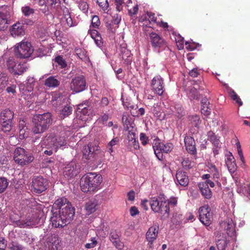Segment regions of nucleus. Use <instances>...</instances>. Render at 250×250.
<instances>
[{"mask_svg":"<svg viewBox=\"0 0 250 250\" xmlns=\"http://www.w3.org/2000/svg\"><path fill=\"white\" fill-rule=\"evenodd\" d=\"M103 181L101 175L96 173H87L81 178L80 187L83 192H92L97 190Z\"/></svg>","mask_w":250,"mask_h":250,"instance_id":"obj_1","label":"nucleus"},{"mask_svg":"<svg viewBox=\"0 0 250 250\" xmlns=\"http://www.w3.org/2000/svg\"><path fill=\"white\" fill-rule=\"evenodd\" d=\"M52 115L49 112L34 116L32 122V131L35 134H40L45 131L51 125Z\"/></svg>","mask_w":250,"mask_h":250,"instance_id":"obj_2","label":"nucleus"},{"mask_svg":"<svg viewBox=\"0 0 250 250\" xmlns=\"http://www.w3.org/2000/svg\"><path fill=\"white\" fill-rule=\"evenodd\" d=\"M68 131H62L59 135L56 136L51 133L48 134L43 141L42 144L45 146L52 147L54 151L56 152L59 148L66 144V138L70 135Z\"/></svg>","mask_w":250,"mask_h":250,"instance_id":"obj_3","label":"nucleus"},{"mask_svg":"<svg viewBox=\"0 0 250 250\" xmlns=\"http://www.w3.org/2000/svg\"><path fill=\"white\" fill-rule=\"evenodd\" d=\"M151 209L155 212L161 214L164 217L169 216V208L166 201L160 200L157 197L151 198L149 203Z\"/></svg>","mask_w":250,"mask_h":250,"instance_id":"obj_4","label":"nucleus"},{"mask_svg":"<svg viewBox=\"0 0 250 250\" xmlns=\"http://www.w3.org/2000/svg\"><path fill=\"white\" fill-rule=\"evenodd\" d=\"M6 66L9 71L14 75H21L28 69L25 63H17L13 57H10L7 59Z\"/></svg>","mask_w":250,"mask_h":250,"instance_id":"obj_5","label":"nucleus"},{"mask_svg":"<svg viewBox=\"0 0 250 250\" xmlns=\"http://www.w3.org/2000/svg\"><path fill=\"white\" fill-rule=\"evenodd\" d=\"M153 148L157 158L161 160L163 157L162 153H167L173 149V145L172 143L164 144L159 139H154L153 142Z\"/></svg>","mask_w":250,"mask_h":250,"instance_id":"obj_6","label":"nucleus"},{"mask_svg":"<svg viewBox=\"0 0 250 250\" xmlns=\"http://www.w3.org/2000/svg\"><path fill=\"white\" fill-rule=\"evenodd\" d=\"M34 157L31 155L26 153L25 150L21 147H17L14 152V160L15 162L21 166H24L31 163Z\"/></svg>","mask_w":250,"mask_h":250,"instance_id":"obj_7","label":"nucleus"},{"mask_svg":"<svg viewBox=\"0 0 250 250\" xmlns=\"http://www.w3.org/2000/svg\"><path fill=\"white\" fill-rule=\"evenodd\" d=\"M14 113L9 109H5L0 114V123L2 126V130L4 132H9L12 128V120Z\"/></svg>","mask_w":250,"mask_h":250,"instance_id":"obj_8","label":"nucleus"},{"mask_svg":"<svg viewBox=\"0 0 250 250\" xmlns=\"http://www.w3.org/2000/svg\"><path fill=\"white\" fill-rule=\"evenodd\" d=\"M149 36L150 44L155 51L160 52V50L167 46L166 41L160 35L152 32Z\"/></svg>","mask_w":250,"mask_h":250,"instance_id":"obj_9","label":"nucleus"},{"mask_svg":"<svg viewBox=\"0 0 250 250\" xmlns=\"http://www.w3.org/2000/svg\"><path fill=\"white\" fill-rule=\"evenodd\" d=\"M47 180L42 176H35L32 179L31 188L32 190L36 193H41L48 188Z\"/></svg>","mask_w":250,"mask_h":250,"instance_id":"obj_10","label":"nucleus"},{"mask_svg":"<svg viewBox=\"0 0 250 250\" xmlns=\"http://www.w3.org/2000/svg\"><path fill=\"white\" fill-rule=\"evenodd\" d=\"M33 49L30 43L21 42L16 48L15 55L18 58H27L30 56Z\"/></svg>","mask_w":250,"mask_h":250,"instance_id":"obj_11","label":"nucleus"},{"mask_svg":"<svg viewBox=\"0 0 250 250\" xmlns=\"http://www.w3.org/2000/svg\"><path fill=\"white\" fill-rule=\"evenodd\" d=\"M81 170L80 165L75 161H72L67 164L63 169V175L66 179H71L76 176Z\"/></svg>","mask_w":250,"mask_h":250,"instance_id":"obj_12","label":"nucleus"},{"mask_svg":"<svg viewBox=\"0 0 250 250\" xmlns=\"http://www.w3.org/2000/svg\"><path fill=\"white\" fill-rule=\"evenodd\" d=\"M199 220L205 226H209L213 220L212 213L208 205L201 207L199 209Z\"/></svg>","mask_w":250,"mask_h":250,"instance_id":"obj_13","label":"nucleus"},{"mask_svg":"<svg viewBox=\"0 0 250 250\" xmlns=\"http://www.w3.org/2000/svg\"><path fill=\"white\" fill-rule=\"evenodd\" d=\"M70 89L76 93L83 91L86 87V82L84 77L78 75L73 78L70 84Z\"/></svg>","mask_w":250,"mask_h":250,"instance_id":"obj_14","label":"nucleus"},{"mask_svg":"<svg viewBox=\"0 0 250 250\" xmlns=\"http://www.w3.org/2000/svg\"><path fill=\"white\" fill-rule=\"evenodd\" d=\"M83 158L90 160L96 157L100 152L99 146L96 143H90L83 146Z\"/></svg>","mask_w":250,"mask_h":250,"instance_id":"obj_15","label":"nucleus"},{"mask_svg":"<svg viewBox=\"0 0 250 250\" xmlns=\"http://www.w3.org/2000/svg\"><path fill=\"white\" fill-rule=\"evenodd\" d=\"M151 90L156 94L161 96L165 91L164 82L162 78L157 75L154 77L151 83Z\"/></svg>","mask_w":250,"mask_h":250,"instance_id":"obj_16","label":"nucleus"},{"mask_svg":"<svg viewBox=\"0 0 250 250\" xmlns=\"http://www.w3.org/2000/svg\"><path fill=\"white\" fill-rule=\"evenodd\" d=\"M193 86L187 88V93L189 99H197L199 98L198 90L204 89L205 84L202 81H194Z\"/></svg>","mask_w":250,"mask_h":250,"instance_id":"obj_17","label":"nucleus"},{"mask_svg":"<svg viewBox=\"0 0 250 250\" xmlns=\"http://www.w3.org/2000/svg\"><path fill=\"white\" fill-rule=\"evenodd\" d=\"M59 212L62 214L63 219L68 224L73 219L75 209L72 207L71 203H67L66 206L59 210Z\"/></svg>","mask_w":250,"mask_h":250,"instance_id":"obj_18","label":"nucleus"},{"mask_svg":"<svg viewBox=\"0 0 250 250\" xmlns=\"http://www.w3.org/2000/svg\"><path fill=\"white\" fill-rule=\"evenodd\" d=\"M159 227L155 226L149 228L146 233V239L148 242V245L149 248H152L153 243L158 236Z\"/></svg>","mask_w":250,"mask_h":250,"instance_id":"obj_19","label":"nucleus"},{"mask_svg":"<svg viewBox=\"0 0 250 250\" xmlns=\"http://www.w3.org/2000/svg\"><path fill=\"white\" fill-rule=\"evenodd\" d=\"M184 142L187 151L191 155H196L197 150L194 138L189 136H186Z\"/></svg>","mask_w":250,"mask_h":250,"instance_id":"obj_20","label":"nucleus"},{"mask_svg":"<svg viewBox=\"0 0 250 250\" xmlns=\"http://www.w3.org/2000/svg\"><path fill=\"white\" fill-rule=\"evenodd\" d=\"M62 214L60 212H54L52 216L51 217V221L52 223V226L56 228H62L66 226L67 224L64 220L63 219Z\"/></svg>","mask_w":250,"mask_h":250,"instance_id":"obj_21","label":"nucleus"},{"mask_svg":"<svg viewBox=\"0 0 250 250\" xmlns=\"http://www.w3.org/2000/svg\"><path fill=\"white\" fill-rule=\"evenodd\" d=\"M176 178L178 183L182 187H187L189 183L188 176L186 172L178 170L176 174Z\"/></svg>","mask_w":250,"mask_h":250,"instance_id":"obj_22","label":"nucleus"},{"mask_svg":"<svg viewBox=\"0 0 250 250\" xmlns=\"http://www.w3.org/2000/svg\"><path fill=\"white\" fill-rule=\"evenodd\" d=\"M11 35L13 37L22 36L24 35V28L23 25L18 22L13 25L10 29Z\"/></svg>","mask_w":250,"mask_h":250,"instance_id":"obj_23","label":"nucleus"},{"mask_svg":"<svg viewBox=\"0 0 250 250\" xmlns=\"http://www.w3.org/2000/svg\"><path fill=\"white\" fill-rule=\"evenodd\" d=\"M208 172L210 173L211 178L216 183L217 185L219 187L221 184L219 182V179L220 177V173L218 168L213 164H210L208 166Z\"/></svg>","mask_w":250,"mask_h":250,"instance_id":"obj_24","label":"nucleus"},{"mask_svg":"<svg viewBox=\"0 0 250 250\" xmlns=\"http://www.w3.org/2000/svg\"><path fill=\"white\" fill-rule=\"evenodd\" d=\"M198 188L202 196L207 199H209L212 197V191L206 183L203 182L198 184Z\"/></svg>","mask_w":250,"mask_h":250,"instance_id":"obj_25","label":"nucleus"},{"mask_svg":"<svg viewBox=\"0 0 250 250\" xmlns=\"http://www.w3.org/2000/svg\"><path fill=\"white\" fill-rule=\"evenodd\" d=\"M226 156L227 158L225 160V163L229 170L230 172H234L236 169L237 166L233 156L231 153L229 152V154Z\"/></svg>","mask_w":250,"mask_h":250,"instance_id":"obj_26","label":"nucleus"},{"mask_svg":"<svg viewBox=\"0 0 250 250\" xmlns=\"http://www.w3.org/2000/svg\"><path fill=\"white\" fill-rule=\"evenodd\" d=\"M188 125L189 127L199 128V125L201 123V120L199 115L196 114L189 115L188 117Z\"/></svg>","mask_w":250,"mask_h":250,"instance_id":"obj_27","label":"nucleus"},{"mask_svg":"<svg viewBox=\"0 0 250 250\" xmlns=\"http://www.w3.org/2000/svg\"><path fill=\"white\" fill-rule=\"evenodd\" d=\"M98 201L92 199L88 201L85 204V209L88 214L94 212L98 208Z\"/></svg>","mask_w":250,"mask_h":250,"instance_id":"obj_28","label":"nucleus"},{"mask_svg":"<svg viewBox=\"0 0 250 250\" xmlns=\"http://www.w3.org/2000/svg\"><path fill=\"white\" fill-rule=\"evenodd\" d=\"M88 34H90L91 38L94 40L97 46L100 47L103 45L102 37L97 30L95 29H90L88 31Z\"/></svg>","mask_w":250,"mask_h":250,"instance_id":"obj_29","label":"nucleus"},{"mask_svg":"<svg viewBox=\"0 0 250 250\" xmlns=\"http://www.w3.org/2000/svg\"><path fill=\"white\" fill-rule=\"evenodd\" d=\"M60 83V81L55 76H50L44 81V85L49 88L57 87Z\"/></svg>","mask_w":250,"mask_h":250,"instance_id":"obj_30","label":"nucleus"},{"mask_svg":"<svg viewBox=\"0 0 250 250\" xmlns=\"http://www.w3.org/2000/svg\"><path fill=\"white\" fill-rule=\"evenodd\" d=\"M110 240L116 248L119 250L123 249L124 245L120 241L118 234L115 232H111L110 234Z\"/></svg>","mask_w":250,"mask_h":250,"instance_id":"obj_31","label":"nucleus"},{"mask_svg":"<svg viewBox=\"0 0 250 250\" xmlns=\"http://www.w3.org/2000/svg\"><path fill=\"white\" fill-rule=\"evenodd\" d=\"M201 112L204 115H208L210 114L211 107L208 100L206 98H203L201 100Z\"/></svg>","mask_w":250,"mask_h":250,"instance_id":"obj_32","label":"nucleus"},{"mask_svg":"<svg viewBox=\"0 0 250 250\" xmlns=\"http://www.w3.org/2000/svg\"><path fill=\"white\" fill-rule=\"evenodd\" d=\"M74 51L81 60L86 62L89 60L86 52L84 49L76 47L75 48Z\"/></svg>","mask_w":250,"mask_h":250,"instance_id":"obj_33","label":"nucleus"},{"mask_svg":"<svg viewBox=\"0 0 250 250\" xmlns=\"http://www.w3.org/2000/svg\"><path fill=\"white\" fill-rule=\"evenodd\" d=\"M89 102L86 101L84 103L79 104L77 107L78 111L81 112L83 115H86L88 112V107L89 105Z\"/></svg>","mask_w":250,"mask_h":250,"instance_id":"obj_34","label":"nucleus"},{"mask_svg":"<svg viewBox=\"0 0 250 250\" xmlns=\"http://www.w3.org/2000/svg\"><path fill=\"white\" fill-rule=\"evenodd\" d=\"M228 93L231 99L235 101L239 106H241L243 104V103L241 99L232 89L230 88L229 89Z\"/></svg>","mask_w":250,"mask_h":250,"instance_id":"obj_35","label":"nucleus"},{"mask_svg":"<svg viewBox=\"0 0 250 250\" xmlns=\"http://www.w3.org/2000/svg\"><path fill=\"white\" fill-rule=\"evenodd\" d=\"M8 15L6 13L0 12V31L4 30L7 23Z\"/></svg>","mask_w":250,"mask_h":250,"instance_id":"obj_36","label":"nucleus"},{"mask_svg":"<svg viewBox=\"0 0 250 250\" xmlns=\"http://www.w3.org/2000/svg\"><path fill=\"white\" fill-rule=\"evenodd\" d=\"M67 203H70L66 198L62 197L57 199L54 203V206H56L61 210L63 207L66 206Z\"/></svg>","mask_w":250,"mask_h":250,"instance_id":"obj_37","label":"nucleus"},{"mask_svg":"<svg viewBox=\"0 0 250 250\" xmlns=\"http://www.w3.org/2000/svg\"><path fill=\"white\" fill-rule=\"evenodd\" d=\"M39 11L44 15V16L48 19L50 18L52 20L54 19V16L51 12H50L48 6L45 4L43 7H41Z\"/></svg>","mask_w":250,"mask_h":250,"instance_id":"obj_38","label":"nucleus"},{"mask_svg":"<svg viewBox=\"0 0 250 250\" xmlns=\"http://www.w3.org/2000/svg\"><path fill=\"white\" fill-rule=\"evenodd\" d=\"M72 107L70 106H65L63 109L61 110L60 113V117L62 119L68 116L72 113Z\"/></svg>","mask_w":250,"mask_h":250,"instance_id":"obj_39","label":"nucleus"},{"mask_svg":"<svg viewBox=\"0 0 250 250\" xmlns=\"http://www.w3.org/2000/svg\"><path fill=\"white\" fill-rule=\"evenodd\" d=\"M121 52L122 54V59L125 61H130V58L131 57V52L126 48L122 47L121 48Z\"/></svg>","mask_w":250,"mask_h":250,"instance_id":"obj_40","label":"nucleus"},{"mask_svg":"<svg viewBox=\"0 0 250 250\" xmlns=\"http://www.w3.org/2000/svg\"><path fill=\"white\" fill-rule=\"evenodd\" d=\"M21 12L25 17H29L35 13V10L28 5L21 7Z\"/></svg>","mask_w":250,"mask_h":250,"instance_id":"obj_41","label":"nucleus"},{"mask_svg":"<svg viewBox=\"0 0 250 250\" xmlns=\"http://www.w3.org/2000/svg\"><path fill=\"white\" fill-rule=\"evenodd\" d=\"M227 245V239L224 237L219 239L216 242V246L218 250H225Z\"/></svg>","mask_w":250,"mask_h":250,"instance_id":"obj_42","label":"nucleus"},{"mask_svg":"<svg viewBox=\"0 0 250 250\" xmlns=\"http://www.w3.org/2000/svg\"><path fill=\"white\" fill-rule=\"evenodd\" d=\"M23 123L24 122L22 121H20L19 124V134H20V138L21 139H22L24 137H27L28 136V133H26L25 129H27V127L23 126Z\"/></svg>","mask_w":250,"mask_h":250,"instance_id":"obj_43","label":"nucleus"},{"mask_svg":"<svg viewBox=\"0 0 250 250\" xmlns=\"http://www.w3.org/2000/svg\"><path fill=\"white\" fill-rule=\"evenodd\" d=\"M9 185L6 178L0 177V193H3L7 188Z\"/></svg>","mask_w":250,"mask_h":250,"instance_id":"obj_44","label":"nucleus"},{"mask_svg":"<svg viewBox=\"0 0 250 250\" xmlns=\"http://www.w3.org/2000/svg\"><path fill=\"white\" fill-rule=\"evenodd\" d=\"M119 142V139L118 137L113 138L111 141L109 142L107 145L108 152L111 154L113 151L112 147L117 145Z\"/></svg>","mask_w":250,"mask_h":250,"instance_id":"obj_45","label":"nucleus"},{"mask_svg":"<svg viewBox=\"0 0 250 250\" xmlns=\"http://www.w3.org/2000/svg\"><path fill=\"white\" fill-rule=\"evenodd\" d=\"M151 111L155 117L160 119L161 115V112L160 111V107L158 104H155L153 105V106L151 109Z\"/></svg>","mask_w":250,"mask_h":250,"instance_id":"obj_46","label":"nucleus"},{"mask_svg":"<svg viewBox=\"0 0 250 250\" xmlns=\"http://www.w3.org/2000/svg\"><path fill=\"white\" fill-rule=\"evenodd\" d=\"M79 7L83 13H86L88 10V4L83 0H80L79 2Z\"/></svg>","mask_w":250,"mask_h":250,"instance_id":"obj_47","label":"nucleus"},{"mask_svg":"<svg viewBox=\"0 0 250 250\" xmlns=\"http://www.w3.org/2000/svg\"><path fill=\"white\" fill-rule=\"evenodd\" d=\"M10 250H24V247L16 242H12L9 245Z\"/></svg>","mask_w":250,"mask_h":250,"instance_id":"obj_48","label":"nucleus"},{"mask_svg":"<svg viewBox=\"0 0 250 250\" xmlns=\"http://www.w3.org/2000/svg\"><path fill=\"white\" fill-rule=\"evenodd\" d=\"M127 147L130 151L138 149L140 147L138 141L136 140L128 143Z\"/></svg>","mask_w":250,"mask_h":250,"instance_id":"obj_49","label":"nucleus"},{"mask_svg":"<svg viewBox=\"0 0 250 250\" xmlns=\"http://www.w3.org/2000/svg\"><path fill=\"white\" fill-rule=\"evenodd\" d=\"M183 167L186 169H189L192 168L191 161L188 158H184L181 162Z\"/></svg>","mask_w":250,"mask_h":250,"instance_id":"obj_50","label":"nucleus"},{"mask_svg":"<svg viewBox=\"0 0 250 250\" xmlns=\"http://www.w3.org/2000/svg\"><path fill=\"white\" fill-rule=\"evenodd\" d=\"M101 24L99 18L97 15L93 16L91 20V26L94 28H98Z\"/></svg>","mask_w":250,"mask_h":250,"instance_id":"obj_51","label":"nucleus"},{"mask_svg":"<svg viewBox=\"0 0 250 250\" xmlns=\"http://www.w3.org/2000/svg\"><path fill=\"white\" fill-rule=\"evenodd\" d=\"M55 61L59 65L61 66V67L62 68H65L67 65L66 62L61 56H57L55 59Z\"/></svg>","mask_w":250,"mask_h":250,"instance_id":"obj_52","label":"nucleus"},{"mask_svg":"<svg viewBox=\"0 0 250 250\" xmlns=\"http://www.w3.org/2000/svg\"><path fill=\"white\" fill-rule=\"evenodd\" d=\"M8 83V78L6 76H0V92L7 86Z\"/></svg>","mask_w":250,"mask_h":250,"instance_id":"obj_53","label":"nucleus"},{"mask_svg":"<svg viewBox=\"0 0 250 250\" xmlns=\"http://www.w3.org/2000/svg\"><path fill=\"white\" fill-rule=\"evenodd\" d=\"M99 6L104 10H106L109 7L107 0H97Z\"/></svg>","mask_w":250,"mask_h":250,"instance_id":"obj_54","label":"nucleus"},{"mask_svg":"<svg viewBox=\"0 0 250 250\" xmlns=\"http://www.w3.org/2000/svg\"><path fill=\"white\" fill-rule=\"evenodd\" d=\"M236 146H237V152H238L239 158H240V160L241 161V162H242V163L243 164H245V158L243 155L242 149L241 147V145L239 142L236 144Z\"/></svg>","mask_w":250,"mask_h":250,"instance_id":"obj_55","label":"nucleus"},{"mask_svg":"<svg viewBox=\"0 0 250 250\" xmlns=\"http://www.w3.org/2000/svg\"><path fill=\"white\" fill-rule=\"evenodd\" d=\"M210 141L212 143L214 147H218L220 145V141L217 137L214 134H213L210 136Z\"/></svg>","mask_w":250,"mask_h":250,"instance_id":"obj_56","label":"nucleus"},{"mask_svg":"<svg viewBox=\"0 0 250 250\" xmlns=\"http://www.w3.org/2000/svg\"><path fill=\"white\" fill-rule=\"evenodd\" d=\"M64 18L65 19L66 23L68 27H70L76 25L75 22H73L72 19L69 13L64 15Z\"/></svg>","mask_w":250,"mask_h":250,"instance_id":"obj_57","label":"nucleus"},{"mask_svg":"<svg viewBox=\"0 0 250 250\" xmlns=\"http://www.w3.org/2000/svg\"><path fill=\"white\" fill-rule=\"evenodd\" d=\"M108 115L106 113H104L103 115H102L98 119L97 121L99 122V123L103 125H104L105 123L107 122V121L108 120Z\"/></svg>","mask_w":250,"mask_h":250,"instance_id":"obj_58","label":"nucleus"},{"mask_svg":"<svg viewBox=\"0 0 250 250\" xmlns=\"http://www.w3.org/2000/svg\"><path fill=\"white\" fill-rule=\"evenodd\" d=\"M97 244L95 237H92L90 239V243H87L85 247L86 249H91L95 247Z\"/></svg>","mask_w":250,"mask_h":250,"instance_id":"obj_59","label":"nucleus"},{"mask_svg":"<svg viewBox=\"0 0 250 250\" xmlns=\"http://www.w3.org/2000/svg\"><path fill=\"white\" fill-rule=\"evenodd\" d=\"M107 30L112 33L115 32L116 29L118 28V26L114 25L111 22L110 23H106V25Z\"/></svg>","mask_w":250,"mask_h":250,"instance_id":"obj_60","label":"nucleus"},{"mask_svg":"<svg viewBox=\"0 0 250 250\" xmlns=\"http://www.w3.org/2000/svg\"><path fill=\"white\" fill-rule=\"evenodd\" d=\"M140 140L143 145L146 146L148 141V138L147 137L145 133H141L140 135Z\"/></svg>","mask_w":250,"mask_h":250,"instance_id":"obj_61","label":"nucleus"},{"mask_svg":"<svg viewBox=\"0 0 250 250\" xmlns=\"http://www.w3.org/2000/svg\"><path fill=\"white\" fill-rule=\"evenodd\" d=\"M200 71L197 68H194L189 71L188 74L190 76L195 78L198 77L200 75Z\"/></svg>","mask_w":250,"mask_h":250,"instance_id":"obj_62","label":"nucleus"},{"mask_svg":"<svg viewBox=\"0 0 250 250\" xmlns=\"http://www.w3.org/2000/svg\"><path fill=\"white\" fill-rule=\"evenodd\" d=\"M117 11L120 12L122 10L123 5L124 3V0H114Z\"/></svg>","mask_w":250,"mask_h":250,"instance_id":"obj_63","label":"nucleus"},{"mask_svg":"<svg viewBox=\"0 0 250 250\" xmlns=\"http://www.w3.org/2000/svg\"><path fill=\"white\" fill-rule=\"evenodd\" d=\"M109 104V101L106 97H103L100 103V108L101 109L106 106Z\"/></svg>","mask_w":250,"mask_h":250,"instance_id":"obj_64","label":"nucleus"}]
</instances>
